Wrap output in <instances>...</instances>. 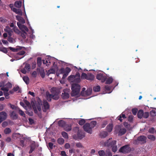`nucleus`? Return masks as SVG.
I'll list each match as a JSON object with an SVG mask.
<instances>
[{
    "label": "nucleus",
    "mask_w": 156,
    "mask_h": 156,
    "mask_svg": "<svg viewBox=\"0 0 156 156\" xmlns=\"http://www.w3.org/2000/svg\"><path fill=\"white\" fill-rule=\"evenodd\" d=\"M76 76H78V77L76 78V76L73 75H71L68 77V80L70 81H73L74 83L72 84L71 92V95L72 97L78 95L79 94L80 89V86L77 83L80 82L81 80L80 78V74L79 73H76Z\"/></svg>",
    "instance_id": "nucleus-1"
},
{
    "label": "nucleus",
    "mask_w": 156,
    "mask_h": 156,
    "mask_svg": "<svg viewBox=\"0 0 156 156\" xmlns=\"http://www.w3.org/2000/svg\"><path fill=\"white\" fill-rule=\"evenodd\" d=\"M131 149L129 145H126L121 147L119 149V151L122 153L126 154L129 153Z\"/></svg>",
    "instance_id": "nucleus-2"
},
{
    "label": "nucleus",
    "mask_w": 156,
    "mask_h": 156,
    "mask_svg": "<svg viewBox=\"0 0 156 156\" xmlns=\"http://www.w3.org/2000/svg\"><path fill=\"white\" fill-rule=\"evenodd\" d=\"M51 92L52 94H49V96L50 98H52L54 99L57 100L58 98L59 93L56 91L55 89L53 88L51 89Z\"/></svg>",
    "instance_id": "nucleus-3"
},
{
    "label": "nucleus",
    "mask_w": 156,
    "mask_h": 156,
    "mask_svg": "<svg viewBox=\"0 0 156 156\" xmlns=\"http://www.w3.org/2000/svg\"><path fill=\"white\" fill-rule=\"evenodd\" d=\"M96 78L99 80H101L102 82L103 83L107 79V77L103 73H98L97 75Z\"/></svg>",
    "instance_id": "nucleus-4"
},
{
    "label": "nucleus",
    "mask_w": 156,
    "mask_h": 156,
    "mask_svg": "<svg viewBox=\"0 0 156 156\" xmlns=\"http://www.w3.org/2000/svg\"><path fill=\"white\" fill-rule=\"evenodd\" d=\"M83 129L85 131L90 133H92V129L90 126V124L89 123H85L83 126Z\"/></svg>",
    "instance_id": "nucleus-5"
},
{
    "label": "nucleus",
    "mask_w": 156,
    "mask_h": 156,
    "mask_svg": "<svg viewBox=\"0 0 156 156\" xmlns=\"http://www.w3.org/2000/svg\"><path fill=\"white\" fill-rule=\"evenodd\" d=\"M69 89H65L63 90L61 95L62 98L66 99L69 98Z\"/></svg>",
    "instance_id": "nucleus-6"
},
{
    "label": "nucleus",
    "mask_w": 156,
    "mask_h": 156,
    "mask_svg": "<svg viewBox=\"0 0 156 156\" xmlns=\"http://www.w3.org/2000/svg\"><path fill=\"white\" fill-rule=\"evenodd\" d=\"M30 66L29 64L26 63L24 67L21 69V72L23 74H25L27 73V70L29 72L30 70Z\"/></svg>",
    "instance_id": "nucleus-7"
},
{
    "label": "nucleus",
    "mask_w": 156,
    "mask_h": 156,
    "mask_svg": "<svg viewBox=\"0 0 156 156\" xmlns=\"http://www.w3.org/2000/svg\"><path fill=\"white\" fill-rule=\"evenodd\" d=\"M7 114L5 112H0V119L2 121L5 120L7 118Z\"/></svg>",
    "instance_id": "nucleus-8"
},
{
    "label": "nucleus",
    "mask_w": 156,
    "mask_h": 156,
    "mask_svg": "<svg viewBox=\"0 0 156 156\" xmlns=\"http://www.w3.org/2000/svg\"><path fill=\"white\" fill-rule=\"evenodd\" d=\"M116 141L115 140H113L112 141L111 145L110 147L112 148V151L114 152H115L117 150V146L116 145Z\"/></svg>",
    "instance_id": "nucleus-9"
},
{
    "label": "nucleus",
    "mask_w": 156,
    "mask_h": 156,
    "mask_svg": "<svg viewBox=\"0 0 156 156\" xmlns=\"http://www.w3.org/2000/svg\"><path fill=\"white\" fill-rule=\"evenodd\" d=\"M43 103V110L44 112H45L47 110L49 109V105L46 101H44Z\"/></svg>",
    "instance_id": "nucleus-10"
},
{
    "label": "nucleus",
    "mask_w": 156,
    "mask_h": 156,
    "mask_svg": "<svg viewBox=\"0 0 156 156\" xmlns=\"http://www.w3.org/2000/svg\"><path fill=\"white\" fill-rule=\"evenodd\" d=\"M137 139L138 141H141L143 144H144L146 142L147 137L144 136L142 135L139 136Z\"/></svg>",
    "instance_id": "nucleus-11"
},
{
    "label": "nucleus",
    "mask_w": 156,
    "mask_h": 156,
    "mask_svg": "<svg viewBox=\"0 0 156 156\" xmlns=\"http://www.w3.org/2000/svg\"><path fill=\"white\" fill-rule=\"evenodd\" d=\"M37 70L39 71L40 75L42 78H44L45 76L44 69L42 68H37Z\"/></svg>",
    "instance_id": "nucleus-12"
},
{
    "label": "nucleus",
    "mask_w": 156,
    "mask_h": 156,
    "mask_svg": "<svg viewBox=\"0 0 156 156\" xmlns=\"http://www.w3.org/2000/svg\"><path fill=\"white\" fill-rule=\"evenodd\" d=\"M77 136L78 138L81 139L85 136V133L79 130L77 132Z\"/></svg>",
    "instance_id": "nucleus-13"
},
{
    "label": "nucleus",
    "mask_w": 156,
    "mask_h": 156,
    "mask_svg": "<svg viewBox=\"0 0 156 156\" xmlns=\"http://www.w3.org/2000/svg\"><path fill=\"white\" fill-rule=\"evenodd\" d=\"M30 150L29 151V153L31 154L34 150L36 147V145L35 144V142L34 141L30 146Z\"/></svg>",
    "instance_id": "nucleus-14"
},
{
    "label": "nucleus",
    "mask_w": 156,
    "mask_h": 156,
    "mask_svg": "<svg viewBox=\"0 0 156 156\" xmlns=\"http://www.w3.org/2000/svg\"><path fill=\"white\" fill-rule=\"evenodd\" d=\"M108 135V133L106 131H101L99 134L100 137L101 138H105Z\"/></svg>",
    "instance_id": "nucleus-15"
},
{
    "label": "nucleus",
    "mask_w": 156,
    "mask_h": 156,
    "mask_svg": "<svg viewBox=\"0 0 156 156\" xmlns=\"http://www.w3.org/2000/svg\"><path fill=\"white\" fill-rule=\"evenodd\" d=\"M94 78V76L93 74L91 73L87 74V80H93Z\"/></svg>",
    "instance_id": "nucleus-16"
},
{
    "label": "nucleus",
    "mask_w": 156,
    "mask_h": 156,
    "mask_svg": "<svg viewBox=\"0 0 156 156\" xmlns=\"http://www.w3.org/2000/svg\"><path fill=\"white\" fill-rule=\"evenodd\" d=\"M113 126L112 124L110 123L106 127V130L109 132H111L113 129Z\"/></svg>",
    "instance_id": "nucleus-17"
},
{
    "label": "nucleus",
    "mask_w": 156,
    "mask_h": 156,
    "mask_svg": "<svg viewBox=\"0 0 156 156\" xmlns=\"http://www.w3.org/2000/svg\"><path fill=\"white\" fill-rule=\"evenodd\" d=\"M16 19L18 20L20 23H25V21L24 19L21 16H19L17 15L16 16Z\"/></svg>",
    "instance_id": "nucleus-18"
},
{
    "label": "nucleus",
    "mask_w": 156,
    "mask_h": 156,
    "mask_svg": "<svg viewBox=\"0 0 156 156\" xmlns=\"http://www.w3.org/2000/svg\"><path fill=\"white\" fill-rule=\"evenodd\" d=\"M12 9V11L15 12L16 14H18L20 16L22 15V12L21 9H18L16 8H14Z\"/></svg>",
    "instance_id": "nucleus-19"
},
{
    "label": "nucleus",
    "mask_w": 156,
    "mask_h": 156,
    "mask_svg": "<svg viewBox=\"0 0 156 156\" xmlns=\"http://www.w3.org/2000/svg\"><path fill=\"white\" fill-rule=\"evenodd\" d=\"M126 132V129L125 128L120 129L119 132V135L121 136L125 134Z\"/></svg>",
    "instance_id": "nucleus-20"
},
{
    "label": "nucleus",
    "mask_w": 156,
    "mask_h": 156,
    "mask_svg": "<svg viewBox=\"0 0 156 156\" xmlns=\"http://www.w3.org/2000/svg\"><path fill=\"white\" fill-rule=\"evenodd\" d=\"M64 129L66 131L68 132L72 129V126L69 125H66L64 127Z\"/></svg>",
    "instance_id": "nucleus-21"
},
{
    "label": "nucleus",
    "mask_w": 156,
    "mask_h": 156,
    "mask_svg": "<svg viewBox=\"0 0 156 156\" xmlns=\"http://www.w3.org/2000/svg\"><path fill=\"white\" fill-rule=\"evenodd\" d=\"M22 2L21 1H17L15 2L14 3L15 6L18 8H20L22 5Z\"/></svg>",
    "instance_id": "nucleus-22"
},
{
    "label": "nucleus",
    "mask_w": 156,
    "mask_h": 156,
    "mask_svg": "<svg viewBox=\"0 0 156 156\" xmlns=\"http://www.w3.org/2000/svg\"><path fill=\"white\" fill-rule=\"evenodd\" d=\"M10 116L12 119H16L17 118L18 115L14 111H12L10 114Z\"/></svg>",
    "instance_id": "nucleus-23"
},
{
    "label": "nucleus",
    "mask_w": 156,
    "mask_h": 156,
    "mask_svg": "<svg viewBox=\"0 0 156 156\" xmlns=\"http://www.w3.org/2000/svg\"><path fill=\"white\" fill-rule=\"evenodd\" d=\"M143 111L142 110H140L137 113V116L139 118L141 119L143 118Z\"/></svg>",
    "instance_id": "nucleus-24"
},
{
    "label": "nucleus",
    "mask_w": 156,
    "mask_h": 156,
    "mask_svg": "<svg viewBox=\"0 0 156 156\" xmlns=\"http://www.w3.org/2000/svg\"><path fill=\"white\" fill-rule=\"evenodd\" d=\"M113 80V79L112 77H109L106 80L105 83L107 84H110L112 82Z\"/></svg>",
    "instance_id": "nucleus-25"
},
{
    "label": "nucleus",
    "mask_w": 156,
    "mask_h": 156,
    "mask_svg": "<svg viewBox=\"0 0 156 156\" xmlns=\"http://www.w3.org/2000/svg\"><path fill=\"white\" fill-rule=\"evenodd\" d=\"M112 138H109V139L107 140L104 143V145L105 146H107L108 147H110L112 145L111 144H112V141L110 142L109 140L111 139H112Z\"/></svg>",
    "instance_id": "nucleus-26"
},
{
    "label": "nucleus",
    "mask_w": 156,
    "mask_h": 156,
    "mask_svg": "<svg viewBox=\"0 0 156 156\" xmlns=\"http://www.w3.org/2000/svg\"><path fill=\"white\" fill-rule=\"evenodd\" d=\"M125 115L124 114H123L122 113L119 116L117 117V119L118 120H119L121 122H122V121L123 119L122 118H123L124 119L126 118Z\"/></svg>",
    "instance_id": "nucleus-27"
},
{
    "label": "nucleus",
    "mask_w": 156,
    "mask_h": 156,
    "mask_svg": "<svg viewBox=\"0 0 156 156\" xmlns=\"http://www.w3.org/2000/svg\"><path fill=\"white\" fill-rule=\"evenodd\" d=\"M37 66L41 68V66L42 64V59L40 57H38L37 58Z\"/></svg>",
    "instance_id": "nucleus-28"
},
{
    "label": "nucleus",
    "mask_w": 156,
    "mask_h": 156,
    "mask_svg": "<svg viewBox=\"0 0 156 156\" xmlns=\"http://www.w3.org/2000/svg\"><path fill=\"white\" fill-rule=\"evenodd\" d=\"M97 122L96 121H91L90 124V126L92 129L94 128L96 125Z\"/></svg>",
    "instance_id": "nucleus-29"
},
{
    "label": "nucleus",
    "mask_w": 156,
    "mask_h": 156,
    "mask_svg": "<svg viewBox=\"0 0 156 156\" xmlns=\"http://www.w3.org/2000/svg\"><path fill=\"white\" fill-rule=\"evenodd\" d=\"M92 90L90 89H88L87 90L85 91L84 93L85 95H90L92 92Z\"/></svg>",
    "instance_id": "nucleus-30"
},
{
    "label": "nucleus",
    "mask_w": 156,
    "mask_h": 156,
    "mask_svg": "<svg viewBox=\"0 0 156 156\" xmlns=\"http://www.w3.org/2000/svg\"><path fill=\"white\" fill-rule=\"evenodd\" d=\"M23 81L27 84H28L29 83V79L28 77L26 76H24L23 78Z\"/></svg>",
    "instance_id": "nucleus-31"
},
{
    "label": "nucleus",
    "mask_w": 156,
    "mask_h": 156,
    "mask_svg": "<svg viewBox=\"0 0 156 156\" xmlns=\"http://www.w3.org/2000/svg\"><path fill=\"white\" fill-rule=\"evenodd\" d=\"M13 90L14 92H16L18 90V93H21V89L18 86H17L16 87H14L13 88Z\"/></svg>",
    "instance_id": "nucleus-32"
},
{
    "label": "nucleus",
    "mask_w": 156,
    "mask_h": 156,
    "mask_svg": "<svg viewBox=\"0 0 156 156\" xmlns=\"http://www.w3.org/2000/svg\"><path fill=\"white\" fill-rule=\"evenodd\" d=\"M147 138L152 141H154L155 140V136L152 135H149L147 136Z\"/></svg>",
    "instance_id": "nucleus-33"
},
{
    "label": "nucleus",
    "mask_w": 156,
    "mask_h": 156,
    "mask_svg": "<svg viewBox=\"0 0 156 156\" xmlns=\"http://www.w3.org/2000/svg\"><path fill=\"white\" fill-rule=\"evenodd\" d=\"M11 132V129L9 128H5L4 130V133L6 134H9Z\"/></svg>",
    "instance_id": "nucleus-34"
},
{
    "label": "nucleus",
    "mask_w": 156,
    "mask_h": 156,
    "mask_svg": "<svg viewBox=\"0 0 156 156\" xmlns=\"http://www.w3.org/2000/svg\"><path fill=\"white\" fill-rule=\"evenodd\" d=\"M58 143L60 145H62L63 144L64 140L62 138H59L57 140Z\"/></svg>",
    "instance_id": "nucleus-35"
},
{
    "label": "nucleus",
    "mask_w": 156,
    "mask_h": 156,
    "mask_svg": "<svg viewBox=\"0 0 156 156\" xmlns=\"http://www.w3.org/2000/svg\"><path fill=\"white\" fill-rule=\"evenodd\" d=\"M100 90V87L99 86H96L93 88V90L94 92H98Z\"/></svg>",
    "instance_id": "nucleus-36"
},
{
    "label": "nucleus",
    "mask_w": 156,
    "mask_h": 156,
    "mask_svg": "<svg viewBox=\"0 0 156 156\" xmlns=\"http://www.w3.org/2000/svg\"><path fill=\"white\" fill-rule=\"evenodd\" d=\"M105 88L108 93H110L112 92V91H110L111 89V87L108 85H106L105 87Z\"/></svg>",
    "instance_id": "nucleus-37"
},
{
    "label": "nucleus",
    "mask_w": 156,
    "mask_h": 156,
    "mask_svg": "<svg viewBox=\"0 0 156 156\" xmlns=\"http://www.w3.org/2000/svg\"><path fill=\"white\" fill-rule=\"evenodd\" d=\"M76 146L77 147L79 148H84V147L80 142H78L76 143Z\"/></svg>",
    "instance_id": "nucleus-38"
},
{
    "label": "nucleus",
    "mask_w": 156,
    "mask_h": 156,
    "mask_svg": "<svg viewBox=\"0 0 156 156\" xmlns=\"http://www.w3.org/2000/svg\"><path fill=\"white\" fill-rule=\"evenodd\" d=\"M62 135L64 138L66 139H67L68 138L67 133L65 132H62Z\"/></svg>",
    "instance_id": "nucleus-39"
},
{
    "label": "nucleus",
    "mask_w": 156,
    "mask_h": 156,
    "mask_svg": "<svg viewBox=\"0 0 156 156\" xmlns=\"http://www.w3.org/2000/svg\"><path fill=\"white\" fill-rule=\"evenodd\" d=\"M19 113L21 116H22L24 118L26 117L25 114L24 113V112L22 110L20 109L19 110Z\"/></svg>",
    "instance_id": "nucleus-40"
},
{
    "label": "nucleus",
    "mask_w": 156,
    "mask_h": 156,
    "mask_svg": "<svg viewBox=\"0 0 156 156\" xmlns=\"http://www.w3.org/2000/svg\"><path fill=\"white\" fill-rule=\"evenodd\" d=\"M98 154L100 156H105V152L103 150H100L98 151Z\"/></svg>",
    "instance_id": "nucleus-41"
},
{
    "label": "nucleus",
    "mask_w": 156,
    "mask_h": 156,
    "mask_svg": "<svg viewBox=\"0 0 156 156\" xmlns=\"http://www.w3.org/2000/svg\"><path fill=\"white\" fill-rule=\"evenodd\" d=\"M71 69L70 68L68 67H67L66 68L65 70L64 73L66 74L67 75H68L69 73L70 72Z\"/></svg>",
    "instance_id": "nucleus-42"
},
{
    "label": "nucleus",
    "mask_w": 156,
    "mask_h": 156,
    "mask_svg": "<svg viewBox=\"0 0 156 156\" xmlns=\"http://www.w3.org/2000/svg\"><path fill=\"white\" fill-rule=\"evenodd\" d=\"M0 51L5 53H6L8 52L7 48L5 47H3L2 48H0Z\"/></svg>",
    "instance_id": "nucleus-43"
},
{
    "label": "nucleus",
    "mask_w": 156,
    "mask_h": 156,
    "mask_svg": "<svg viewBox=\"0 0 156 156\" xmlns=\"http://www.w3.org/2000/svg\"><path fill=\"white\" fill-rule=\"evenodd\" d=\"M87 74H86V73H82L81 76V78L82 79H87Z\"/></svg>",
    "instance_id": "nucleus-44"
},
{
    "label": "nucleus",
    "mask_w": 156,
    "mask_h": 156,
    "mask_svg": "<svg viewBox=\"0 0 156 156\" xmlns=\"http://www.w3.org/2000/svg\"><path fill=\"white\" fill-rule=\"evenodd\" d=\"M6 87L8 88L9 89H10L12 87V84L9 82H8L6 85Z\"/></svg>",
    "instance_id": "nucleus-45"
},
{
    "label": "nucleus",
    "mask_w": 156,
    "mask_h": 156,
    "mask_svg": "<svg viewBox=\"0 0 156 156\" xmlns=\"http://www.w3.org/2000/svg\"><path fill=\"white\" fill-rule=\"evenodd\" d=\"M86 121L85 119H82L80 120L79 122V124L80 125H83L85 122Z\"/></svg>",
    "instance_id": "nucleus-46"
},
{
    "label": "nucleus",
    "mask_w": 156,
    "mask_h": 156,
    "mask_svg": "<svg viewBox=\"0 0 156 156\" xmlns=\"http://www.w3.org/2000/svg\"><path fill=\"white\" fill-rule=\"evenodd\" d=\"M20 29L22 30V31L25 30L27 32L28 31V28L24 25H23V26H22V28H21Z\"/></svg>",
    "instance_id": "nucleus-47"
},
{
    "label": "nucleus",
    "mask_w": 156,
    "mask_h": 156,
    "mask_svg": "<svg viewBox=\"0 0 156 156\" xmlns=\"http://www.w3.org/2000/svg\"><path fill=\"white\" fill-rule=\"evenodd\" d=\"M132 111L133 114L135 115L138 111V109L136 108H134L132 109Z\"/></svg>",
    "instance_id": "nucleus-48"
},
{
    "label": "nucleus",
    "mask_w": 156,
    "mask_h": 156,
    "mask_svg": "<svg viewBox=\"0 0 156 156\" xmlns=\"http://www.w3.org/2000/svg\"><path fill=\"white\" fill-rule=\"evenodd\" d=\"M123 125L125 127L127 128H129L130 127V125L128 123L126 122H125L123 123Z\"/></svg>",
    "instance_id": "nucleus-49"
},
{
    "label": "nucleus",
    "mask_w": 156,
    "mask_h": 156,
    "mask_svg": "<svg viewBox=\"0 0 156 156\" xmlns=\"http://www.w3.org/2000/svg\"><path fill=\"white\" fill-rule=\"evenodd\" d=\"M25 53L26 52L25 51L23 50H22L17 53V55H24L25 54Z\"/></svg>",
    "instance_id": "nucleus-50"
},
{
    "label": "nucleus",
    "mask_w": 156,
    "mask_h": 156,
    "mask_svg": "<svg viewBox=\"0 0 156 156\" xmlns=\"http://www.w3.org/2000/svg\"><path fill=\"white\" fill-rule=\"evenodd\" d=\"M9 48L10 49V50L14 52H16L18 51V49L17 48H14L12 47H9Z\"/></svg>",
    "instance_id": "nucleus-51"
},
{
    "label": "nucleus",
    "mask_w": 156,
    "mask_h": 156,
    "mask_svg": "<svg viewBox=\"0 0 156 156\" xmlns=\"http://www.w3.org/2000/svg\"><path fill=\"white\" fill-rule=\"evenodd\" d=\"M155 131V129L153 128L152 127L149 129L148 132L151 133L153 134L154 133Z\"/></svg>",
    "instance_id": "nucleus-52"
},
{
    "label": "nucleus",
    "mask_w": 156,
    "mask_h": 156,
    "mask_svg": "<svg viewBox=\"0 0 156 156\" xmlns=\"http://www.w3.org/2000/svg\"><path fill=\"white\" fill-rule=\"evenodd\" d=\"M149 116V113L148 112H145L143 114V117L144 118H147Z\"/></svg>",
    "instance_id": "nucleus-53"
},
{
    "label": "nucleus",
    "mask_w": 156,
    "mask_h": 156,
    "mask_svg": "<svg viewBox=\"0 0 156 156\" xmlns=\"http://www.w3.org/2000/svg\"><path fill=\"white\" fill-rule=\"evenodd\" d=\"M36 66V63L35 62H33L32 63L31 68L32 69H34L35 68Z\"/></svg>",
    "instance_id": "nucleus-54"
},
{
    "label": "nucleus",
    "mask_w": 156,
    "mask_h": 156,
    "mask_svg": "<svg viewBox=\"0 0 156 156\" xmlns=\"http://www.w3.org/2000/svg\"><path fill=\"white\" fill-rule=\"evenodd\" d=\"M112 154L110 151H106V153L105 154V156H112Z\"/></svg>",
    "instance_id": "nucleus-55"
},
{
    "label": "nucleus",
    "mask_w": 156,
    "mask_h": 156,
    "mask_svg": "<svg viewBox=\"0 0 156 156\" xmlns=\"http://www.w3.org/2000/svg\"><path fill=\"white\" fill-rule=\"evenodd\" d=\"M14 31L18 34H19L20 32L19 30L16 27H14L13 29Z\"/></svg>",
    "instance_id": "nucleus-56"
},
{
    "label": "nucleus",
    "mask_w": 156,
    "mask_h": 156,
    "mask_svg": "<svg viewBox=\"0 0 156 156\" xmlns=\"http://www.w3.org/2000/svg\"><path fill=\"white\" fill-rule=\"evenodd\" d=\"M37 104L38 105H42V101L39 98H38L37 100V103L36 104V105Z\"/></svg>",
    "instance_id": "nucleus-57"
},
{
    "label": "nucleus",
    "mask_w": 156,
    "mask_h": 156,
    "mask_svg": "<svg viewBox=\"0 0 156 156\" xmlns=\"http://www.w3.org/2000/svg\"><path fill=\"white\" fill-rule=\"evenodd\" d=\"M8 125V122L6 121H4L2 124V126L3 127H5Z\"/></svg>",
    "instance_id": "nucleus-58"
},
{
    "label": "nucleus",
    "mask_w": 156,
    "mask_h": 156,
    "mask_svg": "<svg viewBox=\"0 0 156 156\" xmlns=\"http://www.w3.org/2000/svg\"><path fill=\"white\" fill-rule=\"evenodd\" d=\"M28 120H29V123L30 124L32 125L34 123V120L33 119H32L31 118H29L28 119Z\"/></svg>",
    "instance_id": "nucleus-59"
},
{
    "label": "nucleus",
    "mask_w": 156,
    "mask_h": 156,
    "mask_svg": "<svg viewBox=\"0 0 156 156\" xmlns=\"http://www.w3.org/2000/svg\"><path fill=\"white\" fill-rule=\"evenodd\" d=\"M1 89L2 90L4 91V92L6 91V92H8L9 90V89L6 87H2Z\"/></svg>",
    "instance_id": "nucleus-60"
},
{
    "label": "nucleus",
    "mask_w": 156,
    "mask_h": 156,
    "mask_svg": "<svg viewBox=\"0 0 156 156\" xmlns=\"http://www.w3.org/2000/svg\"><path fill=\"white\" fill-rule=\"evenodd\" d=\"M133 120V116L132 115H129L128 117V120L130 122H132Z\"/></svg>",
    "instance_id": "nucleus-61"
},
{
    "label": "nucleus",
    "mask_w": 156,
    "mask_h": 156,
    "mask_svg": "<svg viewBox=\"0 0 156 156\" xmlns=\"http://www.w3.org/2000/svg\"><path fill=\"white\" fill-rule=\"evenodd\" d=\"M36 107L37 109V110H38L39 112H41V106L42 105H38L37 104L36 105Z\"/></svg>",
    "instance_id": "nucleus-62"
},
{
    "label": "nucleus",
    "mask_w": 156,
    "mask_h": 156,
    "mask_svg": "<svg viewBox=\"0 0 156 156\" xmlns=\"http://www.w3.org/2000/svg\"><path fill=\"white\" fill-rule=\"evenodd\" d=\"M49 72L51 74H55V70L53 69H51L48 70Z\"/></svg>",
    "instance_id": "nucleus-63"
},
{
    "label": "nucleus",
    "mask_w": 156,
    "mask_h": 156,
    "mask_svg": "<svg viewBox=\"0 0 156 156\" xmlns=\"http://www.w3.org/2000/svg\"><path fill=\"white\" fill-rule=\"evenodd\" d=\"M53 144L51 142H49L48 144V146L50 149H52L53 148Z\"/></svg>",
    "instance_id": "nucleus-64"
}]
</instances>
